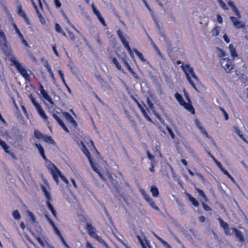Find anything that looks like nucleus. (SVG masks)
<instances>
[{
  "instance_id": "nucleus-1",
  "label": "nucleus",
  "mask_w": 248,
  "mask_h": 248,
  "mask_svg": "<svg viewBox=\"0 0 248 248\" xmlns=\"http://www.w3.org/2000/svg\"><path fill=\"white\" fill-rule=\"evenodd\" d=\"M90 143L96 154V159L97 160L96 163L94 162L91 159L90 153L82 142H81V145L82 150L88 158L92 169L95 172L98 174L100 178L104 181H106L107 179H109L111 180L112 177L108 171L107 162L100 157L99 153L95 148L93 141L91 140H90Z\"/></svg>"
},
{
  "instance_id": "nucleus-2",
  "label": "nucleus",
  "mask_w": 248,
  "mask_h": 248,
  "mask_svg": "<svg viewBox=\"0 0 248 248\" xmlns=\"http://www.w3.org/2000/svg\"><path fill=\"white\" fill-rule=\"evenodd\" d=\"M181 67L185 74L186 79L189 84L198 92L199 91L196 87L195 82L198 83L199 82V79L196 75L193 67L188 64H182Z\"/></svg>"
},
{
  "instance_id": "nucleus-3",
  "label": "nucleus",
  "mask_w": 248,
  "mask_h": 248,
  "mask_svg": "<svg viewBox=\"0 0 248 248\" xmlns=\"http://www.w3.org/2000/svg\"><path fill=\"white\" fill-rule=\"evenodd\" d=\"M46 166L57 185L59 184V177L67 185L69 184L68 179L62 174L60 170L54 164H52L51 162L46 161Z\"/></svg>"
},
{
  "instance_id": "nucleus-4",
  "label": "nucleus",
  "mask_w": 248,
  "mask_h": 248,
  "mask_svg": "<svg viewBox=\"0 0 248 248\" xmlns=\"http://www.w3.org/2000/svg\"><path fill=\"white\" fill-rule=\"evenodd\" d=\"M46 166L57 185L59 184V177L67 185L69 184L68 179L62 174L60 170L54 164H52L51 162L46 161Z\"/></svg>"
},
{
  "instance_id": "nucleus-5",
  "label": "nucleus",
  "mask_w": 248,
  "mask_h": 248,
  "mask_svg": "<svg viewBox=\"0 0 248 248\" xmlns=\"http://www.w3.org/2000/svg\"><path fill=\"white\" fill-rule=\"evenodd\" d=\"M46 166L57 185L59 184V177L67 185L69 184L68 179L62 174L60 170L54 164H52L51 162L46 161Z\"/></svg>"
},
{
  "instance_id": "nucleus-6",
  "label": "nucleus",
  "mask_w": 248,
  "mask_h": 248,
  "mask_svg": "<svg viewBox=\"0 0 248 248\" xmlns=\"http://www.w3.org/2000/svg\"><path fill=\"white\" fill-rule=\"evenodd\" d=\"M11 62L16 67L18 71L20 74L25 78L26 80H29L30 77L28 74L26 70L22 66L21 64L18 61L16 58L15 56H12L11 59H9Z\"/></svg>"
},
{
  "instance_id": "nucleus-7",
  "label": "nucleus",
  "mask_w": 248,
  "mask_h": 248,
  "mask_svg": "<svg viewBox=\"0 0 248 248\" xmlns=\"http://www.w3.org/2000/svg\"><path fill=\"white\" fill-rule=\"evenodd\" d=\"M0 48L2 50L5 55L8 57L9 60L12 56H15L10 45L7 42L6 38H0Z\"/></svg>"
},
{
  "instance_id": "nucleus-8",
  "label": "nucleus",
  "mask_w": 248,
  "mask_h": 248,
  "mask_svg": "<svg viewBox=\"0 0 248 248\" xmlns=\"http://www.w3.org/2000/svg\"><path fill=\"white\" fill-rule=\"evenodd\" d=\"M174 96L180 105L183 106L186 109L191 113H195L194 108L191 103H186L183 99L182 96L178 93H175Z\"/></svg>"
},
{
  "instance_id": "nucleus-9",
  "label": "nucleus",
  "mask_w": 248,
  "mask_h": 248,
  "mask_svg": "<svg viewBox=\"0 0 248 248\" xmlns=\"http://www.w3.org/2000/svg\"><path fill=\"white\" fill-rule=\"evenodd\" d=\"M219 63L221 67L227 73H230L231 70L234 68L232 61L228 58L220 59Z\"/></svg>"
},
{
  "instance_id": "nucleus-10",
  "label": "nucleus",
  "mask_w": 248,
  "mask_h": 248,
  "mask_svg": "<svg viewBox=\"0 0 248 248\" xmlns=\"http://www.w3.org/2000/svg\"><path fill=\"white\" fill-rule=\"evenodd\" d=\"M39 91L40 92V93L43 98L45 99L46 100H47L49 103L50 105V107L52 108L53 106L54 105V103L52 101V99L50 97V96L48 94L47 92L45 90L43 86L41 84L39 83Z\"/></svg>"
},
{
  "instance_id": "nucleus-11",
  "label": "nucleus",
  "mask_w": 248,
  "mask_h": 248,
  "mask_svg": "<svg viewBox=\"0 0 248 248\" xmlns=\"http://www.w3.org/2000/svg\"><path fill=\"white\" fill-rule=\"evenodd\" d=\"M218 220L219 221L220 226L223 229L225 233L227 235H231L232 234V228H229L228 223L224 221L221 218L219 217L218 218Z\"/></svg>"
},
{
  "instance_id": "nucleus-12",
  "label": "nucleus",
  "mask_w": 248,
  "mask_h": 248,
  "mask_svg": "<svg viewBox=\"0 0 248 248\" xmlns=\"http://www.w3.org/2000/svg\"><path fill=\"white\" fill-rule=\"evenodd\" d=\"M231 20L233 24V26L237 29L243 28L246 26L245 22L240 20L239 18L234 16H231L230 17Z\"/></svg>"
},
{
  "instance_id": "nucleus-13",
  "label": "nucleus",
  "mask_w": 248,
  "mask_h": 248,
  "mask_svg": "<svg viewBox=\"0 0 248 248\" xmlns=\"http://www.w3.org/2000/svg\"><path fill=\"white\" fill-rule=\"evenodd\" d=\"M92 8L93 9V13L97 16L98 20L100 21V22L104 25L106 26V24L105 23V21L103 18L102 17L99 11L96 9V8L95 7V5L94 4L92 3Z\"/></svg>"
},
{
  "instance_id": "nucleus-14",
  "label": "nucleus",
  "mask_w": 248,
  "mask_h": 248,
  "mask_svg": "<svg viewBox=\"0 0 248 248\" xmlns=\"http://www.w3.org/2000/svg\"><path fill=\"white\" fill-rule=\"evenodd\" d=\"M232 234L235 233V236L240 242H243L244 241V236L242 232L235 228H232Z\"/></svg>"
},
{
  "instance_id": "nucleus-15",
  "label": "nucleus",
  "mask_w": 248,
  "mask_h": 248,
  "mask_svg": "<svg viewBox=\"0 0 248 248\" xmlns=\"http://www.w3.org/2000/svg\"><path fill=\"white\" fill-rule=\"evenodd\" d=\"M36 240L38 241L39 243L44 248H51V247H53V246L50 245L47 241L42 238L40 237H36Z\"/></svg>"
},
{
  "instance_id": "nucleus-16",
  "label": "nucleus",
  "mask_w": 248,
  "mask_h": 248,
  "mask_svg": "<svg viewBox=\"0 0 248 248\" xmlns=\"http://www.w3.org/2000/svg\"><path fill=\"white\" fill-rule=\"evenodd\" d=\"M53 116L54 118V119L57 121L59 124L61 125V126L65 130V131L67 133H69V130L66 127L64 124L62 122L61 118L56 114H53Z\"/></svg>"
},
{
  "instance_id": "nucleus-17",
  "label": "nucleus",
  "mask_w": 248,
  "mask_h": 248,
  "mask_svg": "<svg viewBox=\"0 0 248 248\" xmlns=\"http://www.w3.org/2000/svg\"><path fill=\"white\" fill-rule=\"evenodd\" d=\"M63 114L64 116V117L66 118V119L69 123H70L71 124H72V125L74 127H76L77 126V124L76 122L75 121V120L73 119L72 116L69 113L66 112H64L63 113Z\"/></svg>"
},
{
  "instance_id": "nucleus-18",
  "label": "nucleus",
  "mask_w": 248,
  "mask_h": 248,
  "mask_svg": "<svg viewBox=\"0 0 248 248\" xmlns=\"http://www.w3.org/2000/svg\"><path fill=\"white\" fill-rule=\"evenodd\" d=\"M228 4L232 8V11L234 12L235 15L238 17V18H240L241 17L240 13L235 6L234 3L231 0H229L228 1Z\"/></svg>"
},
{
  "instance_id": "nucleus-19",
  "label": "nucleus",
  "mask_w": 248,
  "mask_h": 248,
  "mask_svg": "<svg viewBox=\"0 0 248 248\" xmlns=\"http://www.w3.org/2000/svg\"><path fill=\"white\" fill-rule=\"evenodd\" d=\"M35 147L37 148L40 154L43 157V158L46 160V161H48L45 155V151L44 150V148L39 143H35Z\"/></svg>"
},
{
  "instance_id": "nucleus-20",
  "label": "nucleus",
  "mask_w": 248,
  "mask_h": 248,
  "mask_svg": "<svg viewBox=\"0 0 248 248\" xmlns=\"http://www.w3.org/2000/svg\"><path fill=\"white\" fill-rule=\"evenodd\" d=\"M87 229L89 234L93 238L97 234L95 229L92 225L87 224Z\"/></svg>"
},
{
  "instance_id": "nucleus-21",
  "label": "nucleus",
  "mask_w": 248,
  "mask_h": 248,
  "mask_svg": "<svg viewBox=\"0 0 248 248\" xmlns=\"http://www.w3.org/2000/svg\"><path fill=\"white\" fill-rule=\"evenodd\" d=\"M229 49L230 50L231 57L232 59H235L238 57V54L236 51L235 48L234 47L232 44H230L229 46Z\"/></svg>"
},
{
  "instance_id": "nucleus-22",
  "label": "nucleus",
  "mask_w": 248,
  "mask_h": 248,
  "mask_svg": "<svg viewBox=\"0 0 248 248\" xmlns=\"http://www.w3.org/2000/svg\"><path fill=\"white\" fill-rule=\"evenodd\" d=\"M41 189L43 192L44 193V195L46 196V201H51V195L50 193L49 192V190L45 187L44 186H41Z\"/></svg>"
},
{
  "instance_id": "nucleus-23",
  "label": "nucleus",
  "mask_w": 248,
  "mask_h": 248,
  "mask_svg": "<svg viewBox=\"0 0 248 248\" xmlns=\"http://www.w3.org/2000/svg\"><path fill=\"white\" fill-rule=\"evenodd\" d=\"M117 33L118 35V36L121 40L122 43L124 42V41H127V36L126 35L124 34L123 32L120 30H118L117 31Z\"/></svg>"
},
{
  "instance_id": "nucleus-24",
  "label": "nucleus",
  "mask_w": 248,
  "mask_h": 248,
  "mask_svg": "<svg viewBox=\"0 0 248 248\" xmlns=\"http://www.w3.org/2000/svg\"><path fill=\"white\" fill-rule=\"evenodd\" d=\"M17 14L21 17H25L26 14L24 11L22 10V8L21 3H18L17 5Z\"/></svg>"
},
{
  "instance_id": "nucleus-25",
  "label": "nucleus",
  "mask_w": 248,
  "mask_h": 248,
  "mask_svg": "<svg viewBox=\"0 0 248 248\" xmlns=\"http://www.w3.org/2000/svg\"><path fill=\"white\" fill-rule=\"evenodd\" d=\"M186 195L188 198V200L192 203V204L195 207L199 206L198 202L193 197H192L190 194H186Z\"/></svg>"
},
{
  "instance_id": "nucleus-26",
  "label": "nucleus",
  "mask_w": 248,
  "mask_h": 248,
  "mask_svg": "<svg viewBox=\"0 0 248 248\" xmlns=\"http://www.w3.org/2000/svg\"><path fill=\"white\" fill-rule=\"evenodd\" d=\"M216 53L217 56L219 58H222L226 56L225 51L219 47H217L216 48Z\"/></svg>"
},
{
  "instance_id": "nucleus-27",
  "label": "nucleus",
  "mask_w": 248,
  "mask_h": 248,
  "mask_svg": "<svg viewBox=\"0 0 248 248\" xmlns=\"http://www.w3.org/2000/svg\"><path fill=\"white\" fill-rule=\"evenodd\" d=\"M39 115H40V116L44 120V121L46 123H47L48 124L49 122H48V118L46 116V114L45 111H44L43 109L41 110H40V111L38 112Z\"/></svg>"
},
{
  "instance_id": "nucleus-28",
  "label": "nucleus",
  "mask_w": 248,
  "mask_h": 248,
  "mask_svg": "<svg viewBox=\"0 0 248 248\" xmlns=\"http://www.w3.org/2000/svg\"><path fill=\"white\" fill-rule=\"evenodd\" d=\"M151 192L153 197H157L159 195V192L157 188L155 186H152Z\"/></svg>"
},
{
  "instance_id": "nucleus-29",
  "label": "nucleus",
  "mask_w": 248,
  "mask_h": 248,
  "mask_svg": "<svg viewBox=\"0 0 248 248\" xmlns=\"http://www.w3.org/2000/svg\"><path fill=\"white\" fill-rule=\"evenodd\" d=\"M220 27L218 26H215L211 31V34L212 36H217L219 34V30Z\"/></svg>"
},
{
  "instance_id": "nucleus-30",
  "label": "nucleus",
  "mask_w": 248,
  "mask_h": 248,
  "mask_svg": "<svg viewBox=\"0 0 248 248\" xmlns=\"http://www.w3.org/2000/svg\"><path fill=\"white\" fill-rule=\"evenodd\" d=\"M233 129L235 133L237 134L244 141L246 142V138L244 137L240 130L237 127H234Z\"/></svg>"
},
{
  "instance_id": "nucleus-31",
  "label": "nucleus",
  "mask_w": 248,
  "mask_h": 248,
  "mask_svg": "<svg viewBox=\"0 0 248 248\" xmlns=\"http://www.w3.org/2000/svg\"><path fill=\"white\" fill-rule=\"evenodd\" d=\"M134 51L142 62H145L146 61V59L144 58L141 52L138 51L137 49H134Z\"/></svg>"
},
{
  "instance_id": "nucleus-32",
  "label": "nucleus",
  "mask_w": 248,
  "mask_h": 248,
  "mask_svg": "<svg viewBox=\"0 0 248 248\" xmlns=\"http://www.w3.org/2000/svg\"><path fill=\"white\" fill-rule=\"evenodd\" d=\"M196 190L199 194L200 196L202 197L204 202H206L208 201V199L207 198L204 192L202 190L200 189L199 188H196Z\"/></svg>"
},
{
  "instance_id": "nucleus-33",
  "label": "nucleus",
  "mask_w": 248,
  "mask_h": 248,
  "mask_svg": "<svg viewBox=\"0 0 248 248\" xmlns=\"http://www.w3.org/2000/svg\"><path fill=\"white\" fill-rule=\"evenodd\" d=\"M221 171L233 182L235 183V180L234 179L230 174V173L228 172V171L226 170H225L224 168L221 170Z\"/></svg>"
},
{
  "instance_id": "nucleus-34",
  "label": "nucleus",
  "mask_w": 248,
  "mask_h": 248,
  "mask_svg": "<svg viewBox=\"0 0 248 248\" xmlns=\"http://www.w3.org/2000/svg\"><path fill=\"white\" fill-rule=\"evenodd\" d=\"M221 171L233 182L235 183V180L234 179L230 174V173L228 172V171L226 170H225L224 168L221 170Z\"/></svg>"
},
{
  "instance_id": "nucleus-35",
  "label": "nucleus",
  "mask_w": 248,
  "mask_h": 248,
  "mask_svg": "<svg viewBox=\"0 0 248 248\" xmlns=\"http://www.w3.org/2000/svg\"><path fill=\"white\" fill-rule=\"evenodd\" d=\"M12 216L14 219L18 220L21 218V216L19 214V211L17 210H14L13 212Z\"/></svg>"
},
{
  "instance_id": "nucleus-36",
  "label": "nucleus",
  "mask_w": 248,
  "mask_h": 248,
  "mask_svg": "<svg viewBox=\"0 0 248 248\" xmlns=\"http://www.w3.org/2000/svg\"><path fill=\"white\" fill-rule=\"evenodd\" d=\"M43 140L46 142L54 144V141L50 136H45L43 138Z\"/></svg>"
},
{
  "instance_id": "nucleus-37",
  "label": "nucleus",
  "mask_w": 248,
  "mask_h": 248,
  "mask_svg": "<svg viewBox=\"0 0 248 248\" xmlns=\"http://www.w3.org/2000/svg\"><path fill=\"white\" fill-rule=\"evenodd\" d=\"M27 213L29 217H30L31 220L33 222L35 223L36 222V218L34 215V214L29 210L27 211Z\"/></svg>"
},
{
  "instance_id": "nucleus-38",
  "label": "nucleus",
  "mask_w": 248,
  "mask_h": 248,
  "mask_svg": "<svg viewBox=\"0 0 248 248\" xmlns=\"http://www.w3.org/2000/svg\"><path fill=\"white\" fill-rule=\"evenodd\" d=\"M112 62L113 63H114L115 64V65L116 66V67H117V68L118 70H121L122 67H121V65L120 64V63H119V62H118L116 58H112Z\"/></svg>"
},
{
  "instance_id": "nucleus-39",
  "label": "nucleus",
  "mask_w": 248,
  "mask_h": 248,
  "mask_svg": "<svg viewBox=\"0 0 248 248\" xmlns=\"http://www.w3.org/2000/svg\"><path fill=\"white\" fill-rule=\"evenodd\" d=\"M52 227L53 228L55 233L60 237V238L63 237L60 231L58 229V228L55 226V225H54L53 226H52Z\"/></svg>"
},
{
  "instance_id": "nucleus-40",
  "label": "nucleus",
  "mask_w": 248,
  "mask_h": 248,
  "mask_svg": "<svg viewBox=\"0 0 248 248\" xmlns=\"http://www.w3.org/2000/svg\"><path fill=\"white\" fill-rule=\"evenodd\" d=\"M36 14L37 16H38L40 22L43 24H44L46 22L45 18L43 17V16H42L40 12L39 11V10L36 11Z\"/></svg>"
},
{
  "instance_id": "nucleus-41",
  "label": "nucleus",
  "mask_w": 248,
  "mask_h": 248,
  "mask_svg": "<svg viewBox=\"0 0 248 248\" xmlns=\"http://www.w3.org/2000/svg\"><path fill=\"white\" fill-rule=\"evenodd\" d=\"M55 30L57 32H59V33H62V34L64 36L66 35L65 33L62 31V30L60 25L58 23L55 24Z\"/></svg>"
},
{
  "instance_id": "nucleus-42",
  "label": "nucleus",
  "mask_w": 248,
  "mask_h": 248,
  "mask_svg": "<svg viewBox=\"0 0 248 248\" xmlns=\"http://www.w3.org/2000/svg\"><path fill=\"white\" fill-rule=\"evenodd\" d=\"M111 183L113 185V187L116 190V191L119 192L120 191V186L118 183L114 180L111 182Z\"/></svg>"
},
{
  "instance_id": "nucleus-43",
  "label": "nucleus",
  "mask_w": 248,
  "mask_h": 248,
  "mask_svg": "<svg viewBox=\"0 0 248 248\" xmlns=\"http://www.w3.org/2000/svg\"><path fill=\"white\" fill-rule=\"evenodd\" d=\"M34 136L38 139H43L44 137L41 133L37 130L34 131Z\"/></svg>"
},
{
  "instance_id": "nucleus-44",
  "label": "nucleus",
  "mask_w": 248,
  "mask_h": 248,
  "mask_svg": "<svg viewBox=\"0 0 248 248\" xmlns=\"http://www.w3.org/2000/svg\"><path fill=\"white\" fill-rule=\"evenodd\" d=\"M149 204L154 210L157 211H159V208L155 204V203L153 201L150 202Z\"/></svg>"
},
{
  "instance_id": "nucleus-45",
  "label": "nucleus",
  "mask_w": 248,
  "mask_h": 248,
  "mask_svg": "<svg viewBox=\"0 0 248 248\" xmlns=\"http://www.w3.org/2000/svg\"><path fill=\"white\" fill-rule=\"evenodd\" d=\"M15 29L16 32L18 34L19 38H22L23 37V35L20 32L19 30L18 29V28L16 27V26L15 25Z\"/></svg>"
},
{
  "instance_id": "nucleus-46",
  "label": "nucleus",
  "mask_w": 248,
  "mask_h": 248,
  "mask_svg": "<svg viewBox=\"0 0 248 248\" xmlns=\"http://www.w3.org/2000/svg\"><path fill=\"white\" fill-rule=\"evenodd\" d=\"M93 238H95L97 241H98L100 243L105 244V242L104 240L101 238L100 236L96 234L95 235Z\"/></svg>"
},
{
  "instance_id": "nucleus-47",
  "label": "nucleus",
  "mask_w": 248,
  "mask_h": 248,
  "mask_svg": "<svg viewBox=\"0 0 248 248\" xmlns=\"http://www.w3.org/2000/svg\"><path fill=\"white\" fill-rule=\"evenodd\" d=\"M161 244L163 245L164 247L166 248H172V247L170 246V245L166 241L164 240H163L161 242Z\"/></svg>"
},
{
  "instance_id": "nucleus-48",
  "label": "nucleus",
  "mask_w": 248,
  "mask_h": 248,
  "mask_svg": "<svg viewBox=\"0 0 248 248\" xmlns=\"http://www.w3.org/2000/svg\"><path fill=\"white\" fill-rule=\"evenodd\" d=\"M137 237L138 238V240L140 243V244H141V245L142 246V248H147V247L145 246L143 241L142 240V239L140 238V236H137Z\"/></svg>"
},
{
  "instance_id": "nucleus-49",
  "label": "nucleus",
  "mask_w": 248,
  "mask_h": 248,
  "mask_svg": "<svg viewBox=\"0 0 248 248\" xmlns=\"http://www.w3.org/2000/svg\"><path fill=\"white\" fill-rule=\"evenodd\" d=\"M147 103L151 109L154 108V105L149 98L147 99Z\"/></svg>"
},
{
  "instance_id": "nucleus-50",
  "label": "nucleus",
  "mask_w": 248,
  "mask_h": 248,
  "mask_svg": "<svg viewBox=\"0 0 248 248\" xmlns=\"http://www.w3.org/2000/svg\"><path fill=\"white\" fill-rule=\"evenodd\" d=\"M45 217L46 218V220L48 221V222L50 223V224L51 225V226L55 225L54 222L52 221V220L49 218L47 214L45 215Z\"/></svg>"
},
{
  "instance_id": "nucleus-51",
  "label": "nucleus",
  "mask_w": 248,
  "mask_h": 248,
  "mask_svg": "<svg viewBox=\"0 0 248 248\" xmlns=\"http://www.w3.org/2000/svg\"><path fill=\"white\" fill-rule=\"evenodd\" d=\"M220 109L223 113V114H224V117H225V119L226 120H228L229 119V116H228V115L227 113L226 112V111L224 110V109H223L222 108H220Z\"/></svg>"
},
{
  "instance_id": "nucleus-52",
  "label": "nucleus",
  "mask_w": 248,
  "mask_h": 248,
  "mask_svg": "<svg viewBox=\"0 0 248 248\" xmlns=\"http://www.w3.org/2000/svg\"><path fill=\"white\" fill-rule=\"evenodd\" d=\"M34 107H35L37 112L43 109L42 107H41V105H40V104L39 103L35 104Z\"/></svg>"
},
{
  "instance_id": "nucleus-53",
  "label": "nucleus",
  "mask_w": 248,
  "mask_h": 248,
  "mask_svg": "<svg viewBox=\"0 0 248 248\" xmlns=\"http://www.w3.org/2000/svg\"><path fill=\"white\" fill-rule=\"evenodd\" d=\"M54 3L57 8H59L61 7L62 4L60 0H54Z\"/></svg>"
},
{
  "instance_id": "nucleus-54",
  "label": "nucleus",
  "mask_w": 248,
  "mask_h": 248,
  "mask_svg": "<svg viewBox=\"0 0 248 248\" xmlns=\"http://www.w3.org/2000/svg\"><path fill=\"white\" fill-rule=\"evenodd\" d=\"M10 147L7 145V146H6L5 147H4L3 148H2L4 151L9 154H11V150L10 149Z\"/></svg>"
},
{
  "instance_id": "nucleus-55",
  "label": "nucleus",
  "mask_w": 248,
  "mask_h": 248,
  "mask_svg": "<svg viewBox=\"0 0 248 248\" xmlns=\"http://www.w3.org/2000/svg\"><path fill=\"white\" fill-rule=\"evenodd\" d=\"M50 201H48V200H47V201H46V204H47V207H48V209H49L50 210V211H51L53 210V209H54L53 208V206H52V205H51V204L50 203Z\"/></svg>"
},
{
  "instance_id": "nucleus-56",
  "label": "nucleus",
  "mask_w": 248,
  "mask_h": 248,
  "mask_svg": "<svg viewBox=\"0 0 248 248\" xmlns=\"http://www.w3.org/2000/svg\"><path fill=\"white\" fill-rule=\"evenodd\" d=\"M202 205L203 209L207 211H210L211 210V208L207 205V204H205L204 202H202Z\"/></svg>"
},
{
  "instance_id": "nucleus-57",
  "label": "nucleus",
  "mask_w": 248,
  "mask_h": 248,
  "mask_svg": "<svg viewBox=\"0 0 248 248\" xmlns=\"http://www.w3.org/2000/svg\"><path fill=\"white\" fill-rule=\"evenodd\" d=\"M217 22L221 24L223 22V18L221 17V16L220 15H219V14H217Z\"/></svg>"
},
{
  "instance_id": "nucleus-58",
  "label": "nucleus",
  "mask_w": 248,
  "mask_h": 248,
  "mask_svg": "<svg viewBox=\"0 0 248 248\" xmlns=\"http://www.w3.org/2000/svg\"><path fill=\"white\" fill-rule=\"evenodd\" d=\"M123 46H124V47L126 48V49H129L130 50V46H129V44H128V42L127 41H124V42L122 43Z\"/></svg>"
},
{
  "instance_id": "nucleus-59",
  "label": "nucleus",
  "mask_w": 248,
  "mask_h": 248,
  "mask_svg": "<svg viewBox=\"0 0 248 248\" xmlns=\"http://www.w3.org/2000/svg\"><path fill=\"white\" fill-rule=\"evenodd\" d=\"M30 99H31L32 103L34 106L35 104H37L38 103L36 102L35 99L32 96V95H31L29 96Z\"/></svg>"
},
{
  "instance_id": "nucleus-60",
  "label": "nucleus",
  "mask_w": 248,
  "mask_h": 248,
  "mask_svg": "<svg viewBox=\"0 0 248 248\" xmlns=\"http://www.w3.org/2000/svg\"><path fill=\"white\" fill-rule=\"evenodd\" d=\"M195 124L196 125V126H197V127L199 128H200V127L202 126L200 122L199 121V120L197 119H196L195 120Z\"/></svg>"
},
{
  "instance_id": "nucleus-61",
  "label": "nucleus",
  "mask_w": 248,
  "mask_h": 248,
  "mask_svg": "<svg viewBox=\"0 0 248 248\" xmlns=\"http://www.w3.org/2000/svg\"><path fill=\"white\" fill-rule=\"evenodd\" d=\"M60 239L62 244L65 246V247H66L67 248H70L69 246L67 245V244L66 243L63 237L61 238Z\"/></svg>"
},
{
  "instance_id": "nucleus-62",
  "label": "nucleus",
  "mask_w": 248,
  "mask_h": 248,
  "mask_svg": "<svg viewBox=\"0 0 248 248\" xmlns=\"http://www.w3.org/2000/svg\"><path fill=\"white\" fill-rule=\"evenodd\" d=\"M7 144L6 143V142L1 140L0 138V146L3 148L4 147L7 146Z\"/></svg>"
},
{
  "instance_id": "nucleus-63",
  "label": "nucleus",
  "mask_w": 248,
  "mask_h": 248,
  "mask_svg": "<svg viewBox=\"0 0 248 248\" xmlns=\"http://www.w3.org/2000/svg\"><path fill=\"white\" fill-rule=\"evenodd\" d=\"M143 115H144V116L145 117V118L149 121H151V118H150V117L149 116V115L147 114L146 111H145V112H143V113H142Z\"/></svg>"
},
{
  "instance_id": "nucleus-64",
  "label": "nucleus",
  "mask_w": 248,
  "mask_h": 248,
  "mask_svg": "<svg viewBox=\"0 0 248 248\" xmlns=\"http://www.w3.org/2000/svg\"><path fill=\"white\" fill-rule=\"evenodd\" d=\"M68 35L71 40L74 41L75 40L74 35L70 31H68Z\"/></svg>"
}]
</instances>
